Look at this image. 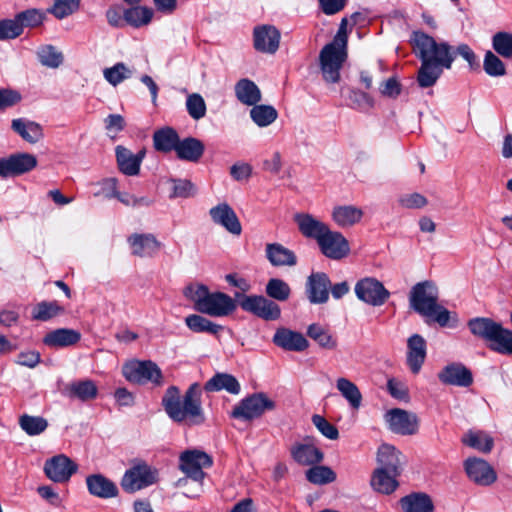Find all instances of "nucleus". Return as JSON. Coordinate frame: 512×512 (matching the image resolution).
Masks as SVG:
<instances>
[{
  "label": "nucleus",
  "mask_w": 512,
  "mask_h": 512,
  "mask_svg": "<svg viewBox=\"0 0 512 512\" xmlns=\"http://www.w3.org/2000/svg\"><path fill=\"white\" fill-rule=\"evenodd\" d=\"M411 43L415 55L421 60L417 80L421 87H430L441 76L443 69H450L454 61L452 47L446 43H437L424 32H413Z\"/></svg>",
  "instance_id": "obj_1"
},
{
  "label": "nucleus",
  "mask_w": 512,
  "mask_h": 512,
  "mask_svg": "<svg viewBox=\"0 0 512 512\" xmlns=\"http://www.w3.org/2000/svg\"><path fill=\"white\" fill-rule=\"evenodd\" d=\"M201 395L198 383L191 384L183 397L178 387L170 386L162 397V406L168 417L176 423L188 426L201 425L206 420Z\"/></svg>",
  "instance_id": "obj_2"
},
{
  "label": "nucleus",
  "mask_w": 512,
  "mask_h": 512,
  "mask_svg": "<svg viewBox=\"0 0 512 512\" xmlns=\"http://www.w3.org/2000/svg\"><path fill=\"white\" fill-rule=\"evenodd\" d=\"M438 299L439 290L432 281L418 282L411 288L409 305L411 309L424 317L428 324L435 322L440 327H457L458 315L440 305Z\"/></svg>",
  "instance_id": "obj_3"
},
{
  "label": "nucleus",
  "mask_w": 512,
  "mask_h": 512,
  "mask_svg": "<svg viewBox=\"0 0 512 512\" xmlns=\"http://www.w3.org/2000/svg\"><path fill=\"white\" fill-rule=\"evenodd\" d=\"M184 296L193 302L199 313L212 317H226L236 308V302L223 292H210L204 284H190L183 290Z\"/></svg>",
  "instance_id": "obj_4"
},
{
  "label": "nucleus",
  "mask_w": 512,
  "mask_h": 512,
  "mask_svg": "<svg viewBox=\"0 0 512 512\" xmlns=\"http://www.w3.org/2000/svg\"><path fill=\"white\" fill-rule=\"evenodd\" d=\"M471 333L488 343L490 350L503 355H512V331L501 323L487 317H476L468 321Z\"/></svg>",
  "instance_id": "obj_5"
},
{
  "label": "nucleus",
  "mask_w": 512,
  "mask_h": 512,
  "mask_svg": "<svg viewBox=\"0 0 512 512\" xmlns=\"http://www.w3.org/2000/svg\"><path fill=\"white\" fill-rule=\"evenodd\" d=\"M212 465V459L206 453L198 450H188L180 455V470L187 476L177 481V486H185L188 484V478L197 483V491L195 493H186L187 497H197L202 491V481L205 477L203 468Z\"/></svg>",
  "instance_id": "obj_6"
},
{
  "label": "nucleus",
  "mask_w": 512,
  "mask_h": 512,
  "mask_svg": "<svg viewBox=\"0 0 512 512\" xmlns=\"http://www.w3.org/2000/svg\"><path fill=\"white\" fill-rule=\"evenodd\" d=\"M159 481V471L143 460H134L124 472L120 486L126 493L133 494Z\"/></svg>",
  "instance_id": "obj_7"
},
{
  "label": "nucleus",
  "mask_w": 512,
  "mask_h": 512,
  "mask_svg": "<svg viewBox=\"0 0 512 512\" xmlns=\"http://www.w3.org/2000/svg\"><path fill=\"white\" fill-rule=\"evenodd\" d=\"M276 408V403L265 393H254L242 399L231 411V417L250 421Z\"/></svg>",
  "instance_id": "obj_8"
},
{
  "label": "nucleus",
  "mask_w": 512,
  "mask_h": 512,
  "mask_svg": "<svg viewBox=\"0 0 512 512\" xmlns=\"http://www.w3.org/2000/svg\"><path fill=\"white\" fill-rule=\"evenodd\" d=\"M122 372L126 380L131 383L143 385L150 382L157 386L163 384L161 369L151 360L128 362L123 366Z\"/></svg>",
  "instance_id": "obj_9"
},
{
  "label": "nucleus",
  "mask_w": 512,
  "mask_h": 512,
  "mask_svg": "<svg viewBox=\"0 0 512 512\" xmlns=\"http://www.w3.org/2000/svg\"><path fill=\"white\" fill-rule=\"evenodd\" d=\"M238 304L242 310L267 321L280 318L281 309L274 301L261 295L236 294Z\"/></svg>",
  "instance_id": "obj_10"
},
{
  "label": "nucleus",
  "mask_w": 512,
  "mask_h": 512,
  "mask_svg": "<svg viewBox=\"0 0 512 512\" xmlns=\"http://www.w3.org/2000/svg\"><path fill=\"white\" fill-rule=\"evenodd\" d=\"M347 58V50L325 45L319 54L320 68L323 79L328 83H336L340 79V69Z\"/></svg>",
  "instance_id": "obj_11"
},
{
  "label": "nucleus",
  "mask_w": 512,
  "mask_h": 512,
  "mask_svg": "<svg viewBox=\"0 0 512 512\" xmlns=\"http://www.w3.org/2000/svg\"><path fill=\"white\" fill-rule=\"evenodd\" d=\"M357 298L371 306H382L390 297V292L375 278H364L355 285Z\"/></svg>",
  "instance_id": "obj_12"
},
{
  "label": "nucleus",
  "mask_w": 512,
  "mask_h": 512,
  "mask_svg": "<svg viewBox=\"0 0 512 512\" xmlns=\"http://www.w3.org/2000/svg\"><path fill=\"white\" fill-rule=\"evenodd\" d=\"M37 166V158L30 153H15L0 159V177H16L30 172Z\"/></svg>",
  "instance_id": "obj_13"
},
{
  "label": "nucleus",
  "mask_w": 512,
  "mask_h": 512,
  "mask_svg": "<svg viewBox=\"0 0 512 512\" xmlns=\"http://www.w3.org/2000/svg\"><path fill=\"white\" fill-rule=\"evenodd\" d=\"M78 470V465L64 454L53 456L44 464L45 475L55 483H66Z\"/></svg>",
  "instance_id": "obj_14"
},
{
  "label": "nucleus",
  "mask_w": 512,
  "mask_h": 512,
  "mask_svg": "<svg viewBox=\"0 0 512 512\" xmlns=\"http://www.w3.org/2000/svg\"><path fill=\"white\" fill-rule=\"evenodd\" d=\"M321 253L329 259L340 260L350 252L347 239L338 231L330 228L318 239L317 242Z\"/></svg>",
  "instance_id": "obj_15"
},
{
  "label": "nucleus",
  "mask_w": 512,
  "mask_h": 512,
  "mask_svg": "<svg viewBox=\"0 0 512 512\" xmlns=\"http://www.w3.org/2000/svg\"><path fill=\"white\" fill-rule=\"evenodd\" d=\"M384 417L389 429L396 434L414 435L418 431V417L412 412L394 408L389 410Z\"/></svg>",
  "instance_id": "obj_16"
},
{
  "label": "nucleus",
  "mask_w": 512,
  "mask_h": 512,
  "mask_svg": "<svg viewBox=\"0 0 512 512\" xmlns=\"http://www.w3.org/2000/svg\"><path fill=\"white\" fill-rule=\"evenodd\" d=\"M280 32L272 25H262L254 28V48L262 53L274 54L280 44Z\"/></svg>",
  "instance_id": "obj_17"
},
{
  "label": "nucleus",
  "mask_w": 512,
  "mask_h": 512,
  "mask_svg": "<svg viewBox=\"0 0 512 512\" xmlns=\"http://www.w3.org/2000/svg\"><path fill=\"white\" fill-rule=\"evenodd\" d=\"M465 471L473 482L482 486L491 485L497 479L494 469L480 458H468L465 461Z\"/></svg>",
  "instance_id": "obj_18"
},
{
  "label": "nucleus",
  "mask_w": 512,
  "mask_h": 512,
  "mask_svg": "<svg viewBox=\"0 0 512 512\" xmlns=\"http://www.w3.org/2000/svg\"><path fill=\"white\" fill-rule=\"evenodd\" d=\"M331 282L323 272L312 273L306 283L307 297L312 304H323L329 299Z\"/></svg>",
  "instance_id": "obj_19"
},
{
  "label": "nucleus",
  "mask_w": 512,
  "mask_h": 512,
  "mask_svg": "<svg viewBox=\"0 0 512 512\" xmlns=\"http://www.w3.org/2000/svg\"><path fill=\"white\" fill-rule=\"evenodd\" d=\"M427 355L426 340L420 334H413L407 340L406 362L413 374L419 373Z\"/></svg>",
  "instance_id": "obj_20"
},
{
  "label": "nucleus",
  "mask_w": 512,
  "mask_h": 512,
  "mask_svg": "<svg viewBox=\"0 0 512 512\" xmlns=\"http://www.w3.org/2000/svg\"><path fill=\"white\" fill-rule=\"evenodd\" d=\"M439 380L446 385L468 387L473 383L471 371L461 363H451L438 374Z\"/></svg>",
  "instance_id": "obj_21"
},
{
  "label": "nucleus",
  "mask_w": 512,
  "mask_h": 512,
  "mask_svg": "<svg viewBox=\"0 0 512 512\" xmlns=\"http://www.w3.org/2000/svg\"><path fill=\"white\" fill-rule=\"evenodd\" d=\"M273 343L286 350L301 352L308 348L309 342L300 332L288 328H278L273 336Z\"/></svg>",
  "instance_id": "obj_22"
},
{
  "label": "nucleus",
  "mask_w": 512,
  "mask_h": 512,
  "mask_svg": "<svg viewBox=\"0 0 512 512\" xmlns=\"http://www.w3.org/2000/svg\"><path fill=\"white\" fill-rule=\"evenodd\" d=\"M209 214L214 223L223 226L228 232L240 235L242 227L234 210L226 203L210 209Z\"/></svg>",
  "instance_id": "obj_23"
},
{
  "label": "nucleus",
  "mask_w": 512,
  "mask_h": 512,
  "mask_svg": "<svg viewBox=\"0 0 512 512\" xmlns=\"http://www.w3.org/2000/svg\"><path fill=\"white\" fill-rule=\"evenodd\" d=\"M132 254L138 257H153L161 248V243L150 233L132 234L128 238Z\"/></svg>",
  "instance_id": "obj_24"
},
{
  "label": "nucleus",
  "mask_w": 512,
  "mask_h": 512,
  "mask_svg": "<svg viewBox=\"0 0 512 512\" xmlns=\"http://www.w3.org/2000/svg\"><path fill=\"white\" fill-rule=\"evenodd\" d=\"M294 221L304 237L314 239L316 242H318V239H320L329 228L327 224L308 213L295 214Z\"/></svg>",
  "instance_id": "obj_25"
},
{
  "label": "nucleus",
  "mask_w": 512,
  "mask_h": 512,
  "mask_svg": "<svg viewBox=\"0 0 512 512\" xmlns=\"http://www.w3.org/2000/svg\"><path fill=\"white\" fill-rule=\"evenodd\" d=\"M64 394L72 400L76 399L82 402H89L97 397L98 387L96 383L90 379L75 380L65 386Z\"/></svg>",
  "instance_id": "obj_26"
},
{
  "label": "nucleus",
  "mask_w": 512,
  "mask_h": 512,
  "mask_svg": "<svg viewBox=\"0 0 512 512\" xmlns=\"http://www.w3.org/2000/svg\"><path fill=\"white\" fill-rule=\"evenodd\" d=\"M86 485L89 493L98 498L109 499L118 495L117 485L102 474L87 476Z\"/></svg>",
  "instance_id": "obj_27"
},
{
  "label": "nucleus",
  "mask_w": 512,
  "mask_h": 512,
  "mask_svg": "<svg viewBox=\"0 0 512 512\" xmlns=\"http://www.w3.org/2000/svg\"><path fill=\"white\" fill-rule=\"evenodd\" d=\"M243 103L252 105L250 117L259 127H267L272 124L278 117L277 110L271 105L256 104L261 98H239Z\"/></svg>",
  "instance_id": "obj_28"
},
{
  "label": "nucleus",
  "mask_w": 512,
  "mask_h": 512,
  "mask_svg": "<svg viewBox=\"0 0 512 512\" xmlns=\"http://www.w3.org/2000/svg\"><path fill=\"white\" fill-rule=\"evenodd\" d=\"M266 258L275 267H293L297 264L296 254L280 243H268L265 247Z\"/></svg>",
  "instance_id": "obj_29"
},
{
  "label": "nucleus",
  "mask_w": 512,
  "mask_h": 512,
  "mask_svg": "<svg viewBox=\"0 0 512 512\" xmlns=\"http://www.w3.org/2000/svg\"><path fill=\"white\" fill-rule=\"evenodd\" d=\"M401 453L392 445L383 444L379 447L377 453V460L380 464L378 469H384L394 476H399L401 473Z\"/></svg>",
  "instance_id": "obj_30"
},
{
  "label": "nucleus",
  "mask_w": 512,
  "mask_h": 512,
  "mask_svg": "<svg viewBox=\"0 0 512 512\" xmlns=\"http://www.w3.org/2000/svg\"><path fill=\"white\" fill-rule=\"evenodd\" d=\"M293 459L300 465L309 466L320 463L324 455L320 449L309 443H297L291 448Z\"/></svg>",
  "instance_id": "obj_31"
},
{
  "label": "nucleus",
  "mask_w": 512,
  "mask_h": 512,
  "mask_svg": "<svg viewBox=\"0 0 512 512\" xmlns=\"http://www.w3.org/2000/svg\"><path fill=\"white\" fill-rule=\"evenodd\" d=\"M205 146L203 142L194 137H187L180 140L177 145L176 155L180 160L198 162L203 156Z\"/></svg>",
  "instance_id": "obj_32"
},
{
  "label": "nucleus",
  "mask_w": 512,
  "mask_h": 512,
  "mask_svg": "<svg viewBox=\"0 0 512 512\" xmlns=\"http://www.w3.org/2000/svg\"><path fill=\"white\" fill-rule=\"evenodd\" d=\"M80 339V332L74 329L59 328L47 333L43 342L49 347H68L75 345Z\"/></svg>",
  "instance_id": "obj_33"
},
{
  "label": "nucleus",
  "mask_w": 512,
  "mask_h": 512,
  "mask_svg": "<svg viewBox=\"0 0 512 512\" xmlns=\"http://www.w3.org/2000/svg\"><path fill=\"white\" fill-rule=\"evenodd\" d=\"M204 389L207 392L225 390L230 394L238 395L240 393L241 386L233 375L228 373H216L205 383Z\"/></svg>",
  "instance_id": "obj_34"
},
{
  "label": "nucleus",
  "mask_w": 512,
  "mask_h": 512,
  "mask_svg": "<svg viewBox=\"0 0 512 512\" xmlns=\"http://www.w3.org/2000/svg\"><path fill=\"white\" fill-rule=\"evenodd\" d=\"M179 142L180 138L178 133L171 127L158 129L153 134V145L154 148L159 152H176Z\"/></svg>",
  "instance_id": "obj_35"
},
{
  "label": "nucleus",
  "mask_w": 512,
  "mask_h": 512,
  "mask_svg": "<svg viewBox=\"0 0 512 512\" xmlns=\"http://www.w3.org/2000/svg\"><path fill=\"white\" fill-rule=\"evenodd\" d=\"M11 127L14 132L28 143L34 144L43 138L42 127L36 122L19 118L12 121Z\"/></svg>",
  "instance_id": "obj_36"
},
{
  "label": "nucleus",
  "mask_w": 512,
  "mask_h": 512,
  "mask_svg": "<svg viewBox=\"0 0 512 512\" xmlns=\"http://www.w3.org/2000/svg\"><path fill=\"white\" fill-rule=\"evenodd\" d=\"M363 211L353 205H340L333 208L332 218L340 227H350L360 222Z\"/></svg>",
  "instance_id": "obj_37"
},
{
  "label": "nucleus",
  "mask_w": 512,
  "mask_h": 512,
  "mask_svg": "<svg viewBox=\"0 0 512 512\" xmlns=\"http://www.w3.org/2000/svg\"><path fill=\"white\" fill-rule=\"evenodd\" d=\"M116 158L122 173L129 176H134L139 173L141 157L133 155L131 151L125 147L117 146Z\"/></svg>",
  "instance_id": "obj_38"
},
{
  "label": "nucleus",
  "mask_w": 512,
  "mask_h": 512,
  "mask_svg": "<svg viewBox=\"0 0 512 512\" xmlns=\"http://www.w3.org/2000/svg\"><path fill=\"white\" fill-rule=\"evenodd\" d=\"M401 506L405 512H433L434 505L431 498L424 493H416L401 499Z\"/></svg>",
  "instance_id": "obj_39"
},
{
  "label": "nucleus",
  "mask_w": 512,
  "mask_h": 512,
  "mask_svg": "<svg viewBox=\"0 0 512 512\" xmlns=\"http://www.w3.org/2000/svg\"><path fill=\"white\" fill-rule=\"evenodd\" d=\"M397 477L393 473L384 471V469H376L371 478V486L379 493L390 494L398 486Z\"/></svg>",
  "instance_id": "obj_40"
},
{
  "label": "nucleus",
  "mask_w": 512,
  "mask_h": 512,
  "mask_svg": "<svg viewBox=\"0 0 512 512\" xmlns=\"http://www.w3.org/2000/svg\"><path fill=\"white\" fill-rule=\"evenodd\" d=\"M336 388L353 409H358L361 406L362 394L352 381L340 377L336 380Z\"/></svg>",
  "instance_id": "obj_41"
},
{
  "label": "nucleus",
  "mask_w": 512,
  "mask_h": 512,
  "mask_svg": "<svg viewBox=\"0 0 512 512\" xmlns=\"http://www.w3.org/2000/svg\"><path fill=\"white\" fill-rule=\"evenodd\" d=\"M185 324L195 333H209L216 335L223 329L221 325H218L198 314L187 316L185 318Z\"/></svg>",
  "instance_id": "obj_42"
},
{
  "label": "nucleus",
  "mask_w": 512,
  "mask_h": 512,
  "mask_svg": "<svg viewBox=\"0 0 512 512\" xmlns=\"http://www.w3.org/2000/svg\"><path fill=\"white\" fill-rule=\"evenodd\" d=\"M152 17V9L143 6L126 9L123 13V19L131 26L137 28L150 23Z\"/></svg>",
  "instance_id": "obj_43"
},
{
  "label": "nucleus",
  "mask_w": 512,
  "mask_h": 512,
  "mask_svg": "<svg viewBox=\"0 0 512 512\" xmlns=\"http://www.w3.org/2000/svg\"><path fill=\"white\" fill-rule=\"evenodd\" d=\"M64 312V308L57 301H42L32 310V318L38 321H48Z\"/></svg>",
  "instance_id": "obj_44"
},
{
  "label": "nucleus",
  "mask_w": 512,
  "mask_h": 512,
  "mask_svg": "<svg viewBox=\"0 0 512 512\" xmlns=\"http://www.w3.org/2000/svg\"><path fill=\"white\" fill-rule=\"evenodd\" d=\"M307 335L324 349L333 350L337 347V340L319 324H311L307 329Z\"/></svg>",
  "instance_id": "obj_45"
},
{
  "label": "nucleus",
  "mask_w": 512,
  "mask_h": 512,
  "mask_svg": "<svg viewBox=\"0 0 512 512\" xmlns=\"http://www.w3.org/2000/svg\"><path fill=\"white\" fill-rule=\"evenodd\" d=\"M462 442L481 452L488 453L493 448V439L484 432H468L462 438Z\"/></svg>",
  "instance_id": "obj_46"
},
{
  "label": "nucleus",
  "mask_w": 512,
  "mask_h": 512,
  "mask_svg": "<svg viewBox=\"0 0 512 512\" xmlns=\"http://www.w3.org/2000/svg\"><path fill=\"white\" fill-rule=\"evenodd\" d=\"M307 480L315 485H325L336 480V473L328 466L316 465L306 471Z\"/></svg>",
  "instance_id": "obj_47"
},
{
  "label": "nucleus",
  "mask_w": 512,
  "mask_h": 512,
  "mask_svg": "<svg viewBox=\"0 0 512 512\" xmlns=\"http://www.w3.org/2000/svg\"><path fill=\"white\" fill-rule=\"evenodd\" d=\"M19 425L28 435L35 436L46 430L48 422L41 416H30L24 414L19 418Z\"/></svg>",
  "instance_id": "obj_48"
},
{
  "label": "nucleus",
  "mask_w": 512,
  "mask_h": 512,
  "mask_svg": "<svg viewBox=\"0 0 512 512\" xmlns=\"http://www.w3.org/2000/svg\"><path fill=\"white\" fill-rule=\"evenodd\" d=\"M39 62L49 68H58L63 62V54L52 45H45L38 49Z\"/></svg>",
  "instance_id": "obj_49"
},
{
  "label": "nucleus",
  "mask_w": 512,
  "mask_h": 512,
  "mask_svg": "<svg viewBox=\"0 0 512 512\" xmlns=\"http://www.w3.org/2000/svg\"><path fill=\"white\" fill-rule=\"evenodd\" d=\"M266 294L277 301H286L291 294V288L284 280L279 278H271L265 288Z\"/></svg>",
  "instance_id": "obj_50"
},
{
  "label": "nucleus",
  "mask_w": 512,
  "mask_h": 512,
  "mask_svg": "<svg viewBox=\"0 0 512 512\" xmlns=\"http://www.w3.org/2000/svg\"><path fill=\"white\" fill-rule=\"evenodd\" d=\"M492 47L497 54L504 58L512 57V34L509 32H497L492 37Z\"/></svg>",
  "instance_id": "obj_51"
},
{
  "label": "nucleus",
  "mask_w": 512,
  "mask_h": 512,
  "mask_svg": "<svg viewBox=\"0 0 512 512\" xmlns=\"http://www.w3.org/2000/svg\"><path fill=\"white\" fill-rule=\"evenodd\" d=\"M483 69L491 77H501L506 74V67L503 61L491 51L485 53Z\"/></svg>",
  "instance_id": "obj_52"
},
{
  "label": "nucleus",
  "mask_w": 512,
  "mask_h": 512,
  "mask_svg": "<svg viewBox=\"0 0 512 512\" xmlns=\"http://www.w3.org/2000/svg\"><path fill=\"white\" fill-rule=\"evenodd\" d=\"M80 1L81 0H55L48 12L57 19H63L79 9Z\"/></svg>",
  "instance_id": "obj_53"
},
{
  "label": "nucleus",
  "mask_w": 512,
  "mask_h": 512,
  "mask_svg": "<svg viewBox=\"0 0 512 512\" xmlns=\"http://www.w3.org/2000/svg\"><path fill=\"white\" fill-rule=\"evenodd\" d=\"M113 198H117L121 203H123L126 206L132 207V208H143V207H149L154 203V200L146 195L143 196H135L128 193H121L119 191H114Z\"/></svg>",
  "instance_id": "obj_54"
},
{
  "label": "nucleus",
  "mask_w": 512,
  "mask_h": 512,
  "mask_svg": "<svg viewBox=\"0 0 512 512\" xmlns=\"http://www.w3.org/2000/svg\"><path fill=\"white\" fill-rule=\"evenodd\" d=\"M103 73L105 79L115 86L129 78L132 72L124 63H117L110 68H106Z\"/></svg>",
  "instance_id": "obj_55"
},
{
  "label": "nucleus",
  "mask_w": 512,
  "mask_h": 512,
  "mask_svg": "<svg viewBox=\"0 0 512 512\" xmlns=\"http://www.w3.org/2000/svg\"><path fill=\"white\" fill-rule=\"evenodd\" d=\"M15 20L21 24V29L24 27H37L43 22V15L36 9H28L18 13Z\"/></svg>",
  "instance_id": "obj_56"
},
{
  "label": "nucleus",
  "mask_w": 512,
  "mask_h": 512,
  "mask_svg": "<svg viewBox=\"0 0 512 512\" xmlns=\"http://www.w3.org/2000/svg\"><path fill=\"white\" fill-rule=\"evenodd\" d=\"M21 34V24L15 18L0 20V41L15 39Z\"/></svg>",
  "instance_id": "obj_57"
},
{
  "label": "nucleus",
  "mask_w": 512,
  "mask_h": 512,
  "mask_svg": "<svg viewBox=\"0 0 512 512\" xmlns=\"http://www.w3.org/2000/svg\"><path fill=\"white\" fill-rule=\"evenodd\" d=\"M312 423L315 425V427L319 430V432L325 436L326 438L330 440H336L339 437L338 429L335 425L328 422L323 416L321 415H313L312 416Z\"/></svg>",
  "instance_id": "obj_58"
},
{
  "label": "nucleus",
  "mask_w": 512,
  "mask_h": 512,
  "mask_svg": "<svg viewBox=\"0 0 512 512\" xmlns=\"http://www.w3.org/2000/svg\"><path fill=\"white\" fill-rule=\"evenodd\" d=\"M387 390L394 399L404 402L409 401V389L404 382L390 378L387 381Z\"/></svg>",
  "instance_id": "obj_59"
},
{
  "label": "nucleus",
  "mask_w": 512,
  "mask_h": 512,
  "mask_svg": "<svg viewBox=\"0 0 512 512\" xmlns=\"http://www.w3.org/2000/svg\"><path fill=\"white\" fill-rule=\"evenodd\" d=\"M398 202L401 207L407 209H420L428 203L426 197L420 193L405 194L399 198Z\"/></svg>",
  "instance_id": "obj_60"
},
{
  "label": "nucleus",
  "mask_w": 512,
  "mask_h": 512,
  "mask_svg": "<svg viewBox=\"0 0 512 512\" xmlns=\"http://www.w3.org/2000/svg\"><path fill=\"white\" fill-rule=\"evenodd\" d=\"M456 54L462 57L468 63V67L471 71L480 70L479 59L470 46L467 44H460L456 48Z\"/></svg>",
  "instance_id": "obj_61"
},
{
  "label": "nucleus",
  "mask_w": 512,
  "mask_h": 512,
  "mask_svg": "<svg viewBox=\"0 0 512 512\" xmlns=\"http://www.w3.org/2000/svg\"><path fill=\"white\" fill-rule=\"evenodd\" d=\"M186 108L189 115L194 120H199L206 114V104L204 102V98H187Z\"/></svg>",
  "instance_id": "obj_62"
},
{
  "label": "nucleus",
  "mask_w": 512,
  "mask_h": 512,
  "mask_svg": "<svg viewBox=\"0 0 512 512\" xmlns=\"http://www.w3.org/2000/svg\"><path fill=\"white\" fill-rule=\"evenodd\" d=\"M235 96H261V93L253 81L244 78L236 83Z\"/></svg>",
  "instance_id": "obj_63"
},
{
  "label": "nucleus",
  "mask_w": 512,
  "mask_h": 512,
  "mask_svg": "<svg viewBox=\"0 0 512 512\" xmlns=\"http://www.w3.org/2000/svg\"><path fill=\"white\" fill-rule=\"evenodd\" d=\"M347 25H348L347 18H343L341 20L338 32L335 35L333 41L328 43L327 45H333L334 47H338L340 49L347 50V43H348Z\"/></svg>",
  "instance_id": "obj_64"
}]
</instances>
